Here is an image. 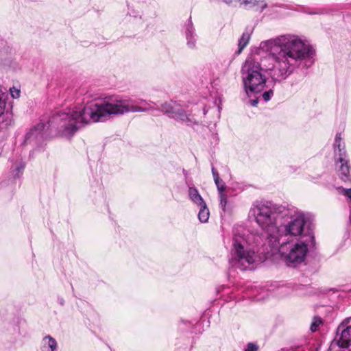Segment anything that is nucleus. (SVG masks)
Instances as JSON below:
<instances>
[{
	"mask_svg": "<svg viewBox=\"0 0 351 351\" xmlns=\"http://www.w3.org/2000/svg\"><path fill=\"white\" fill-rule=\"evenodd\" d=\"M260 48L269 53L271 63L262 68L254 57H248L241 67V77L247 95L261 92L268 73L274 81L287 79L298 69L309 68L314 62L315 51L295 34H284L263 41Z\"/></svg>",
	"mask_w": 351,
	"mask_h": 351,
	"instance_id": "1",
	"label": "nucleus"
},
{
	"mask_svg": "<svg viewBox=\"0 0 351 351\" xmlns=\"http://www.w3.org/2000/svg\"><path fill=\"white\" fill-rule=\"evenodd\" d=\"M110 114V97H97L88 102L82 110L66 108L47 121L54 135L70 137L84 124L103 121Z\"/></svg>",
	"mask_w": 351,
	"mask_h": 351,
	"instance_id": "2",
	"label": "nucleus"
},
{
	"mask_svg": "<svg viewBox=\"0 0 351 351\" xmlns=\"http://www.w3.org/2000/svg\"><path fill=\"white\" fill-rule=\"evenodd\" d=\"M263 241L261 237L252 233L246 235L244 232L234 230L230 258L232 267L241 270L253 268L261 260L257 246Z\"/></svg>",
	"mask_w": 351,
	"mask_h": 351,
	"instance_id": "3",
	"label": "nucleus"
},
{
	"mask_svg": "<svg viewBox=\"0 0 351 351\" xmlns=\"http://www.w3.org/2000/svg\"><path fill=\"white\" fill-rule=\"evenodd\" d=\"M285 208L286 206L274 204L269 202H258L254 203L250 209L256 222L263 231L258 236L262 237V240L267 241L271 247L277 238L275 237L279 227L277 221L280 218H282Z\"/></svg>",
	"mask_w": 351,
	"mask_h": 351,
	"instance_id": "4",
	"label": "nucleus"
},
{
	"mask_svg": "<svg viewBox=\"0 0 351 351\" xmlns=\"http://www.w3.org/2000/svg\"><path fill=\"white\" fill-rule=\"evenodd\" d=\"M282 218H286L287 223L279 226L275 237L276 242H273L271 247H278L283 239H291L303 240L308 239L307 236L312 234L310 232H306L304 225L307 218L304 212L293 206H286Z\"/></svg>",
	"mask_w": 351,
	"mask_h": 351,
	"instance_id": "5",
	"label": "nucleus"
},
{
	"mask_svg": "<svg viewBox=\"0 0 351 351\" xmlns=\"http://www.w3.org/2000/svg\"><path fill=\"white\" fill-rule=\"evenodd\" d=\"M307 237L308 239L300 240L294 244L291 243L290 240L283 239L276 247L288 266L295 267L305 260L308 251V246L314 239L313 234H309Z\"/></svg>",
	"mask_w": 351,
	"mask_h": 351,
	"instance_id": "6",
	"label": "nucleus"
},
{
	"mask_svg": "<svg viewBox=\"0 0 351 351\" xmlns=\"http://www.w3.org/2000/svg\"><path fill=\"white\" fill-rule=\"evenodd\" d=\"M156 104L151 101L121 99L117 95H111V115H121L125 113L147 112L154 108Z\"/></svg>",
	"mask_w": 351,
	"mask_h": 351,
	"instance_id": "7",
	"label": "nucleus"
},
{
	"mask_svg": "<svg viewBox=\"0 0 351 351\" xmlns=\"http://www.w3.org/2000/svg\"><path fill=\"white\" fill-rule=\"evenodd\" d=\"M160 110L170 117L183 121L187 125L196 123L195 116L188 113L176 101L165 102L161 106Z\"/></svg>",
	"mask_w": 351,
	"mask_h": 351,
	"instance_id": "8",
	"label": "nucleus"
},
{
	"mask_svg": "<svg viewBox=\"0 0 351 351\" xmlns=\"http://www.w3.org/2000/svg\"><path fill=\"white\" fill-rule=\"evenodd\" d=\"M53 135L51 127L47 121H41L32 127L25 136L26 143L38 145Z\"/></svg>",
	"mask_w": 351,
	"mask_h": 351,
	"instance_id": "9",
	"label": "nucleus"
},
{
	"mask_svg": "<svg viewBox=\"0 0 351 351\" xmlns=\"http://www.w3.org/2000/svg\"><path fill=\"white\" fill-rule=\"evenodd\" d=\"M8 95L0 88V140L3 139L9 127L13 123L12 114L6 110Z\"/></svg>",
	"mask_w": 351,
	"mask_h": 351,
	"instance_id": "10",
	"label": "nucleus"
},
{
	"mask_svg": "<svg viewBox=\"0 0 351 351\" xmlns=\"http://www.w3.org/2000/svg\"><path fill=\"white\" fill-rule=\"evenodd\" d=\"M335 161H342L343 158H347L345 143L341 133H337L333 143Z\"/></svg>",
	"mask_w": 351,
	"mask_h": 351,
	"instance_id": "11",
	"label": "nucleus"
},
{
	"mask_svg": "<svg viewBox=\"0 0 351 351\" xmlns=\"http://www.w3.org/2000/svg\"><path fill=\"white\" fill-rule=\"evenodd\" d=\"M185 37L186 45L189 49H194L196 47V34L195 27L190 17L185 24Z\"/></svg>",
	"mask_w": 351,
	"mask_h": 351,
	"instance_id": "12",
	"label": "nucleus"
},
{
	"mask_svg": "<svg viewBox=\"0 0 351 351\" xmlns=\"http://www.w3.org/2000/svg\"><path fill=\"white\" fill-rule=\"evenodd\" d=\"M335 165L338 168L339 176L343 182H348L351 180V167L348 164L347 158H343L342 161H335Z\"/></svg>",
	"mask_w": 351,
	"mask_h": 351,
	"instance_id": "13",
	"label": "nucleus"
},
{
	"mask_svg": "<svg viewBox=\"0 0 351 351\" xmlns=\"http://www.w3.org/2000/svg\"><path fill=\"white\" fill-rule=\"evenodd\" d=\"M348 325L343 322L338 327V331H341V335L338 340L347 348L351 345V319L348 321Z\"/></svg>",
	"mask_w": 351,
	"mask_h": 351,
	"instance_id": "14",
	"label": "nucleus"
},
{
	"mask_svg": "<svg viewBox=\"0 0 351 351\" xmlns=\"http://www.w3.org/2000/svg\"><path fill=\"white\" fill-rule=\"evenodd\" d=\"M57 347V342L51 336L47 335L43 338L40 343L41 351H55Z\"/></svg>",
	"mask_w": 351,
	"mask_h": 351,
	"instance_id": "15",
	"label": "nucleus"
},
{
	"mask_svg": "<svg viewBox=\"0 0 351 351\" xmlns=\"http://www.w3.org/2000/svg\"><path fill=\"white\" fill-rule=\"evenodd\" d=\"M188 195L191 201L197 206L204 204V203H206L195 187L189 186Z\"/></svg>",
	"mask_w": 351,
	"mask_h": 351,
	"instance_id": "16",
	"label": "nucleus"
},
{
	"mask_svg": "<svg viewBox=\"0 0 351 351\" xmlns=\"http://www.w3.org/2000/svg\"><path fill=\"white\" fill-rule=\"evenodd\" d=\"M199 206L200 207V210L198 213V219L202 223H206L209 219V210L206 203H204V204L199 205Z\"/></svg>",
	"mask_w": 351,
	"mask_h": 351,
	"instance_id": "17",
	"label": "nucleus"
},
{
	"mask_svg": "<svg viewBox=\"0 0 351 351\" xmlns=\"http://www.w3.org/2000/svg\"><path fill=\"white\" fill-rule=\"evenodd\" d=\"M250 39V33L248 31H245L243 33L241 37L239 40V49L237 53H240L243 49L247 46Z\"/></svg>",
	"mask_w": 351,
	"mask_h": 351,
	"instance_id": "18",
	"label": "nucleus"
},
{
	"mask_svg": "<svg viewBox=\"0 0 351 351\" xmlns=\"http://www.w3.org/2000/svg\"><path fill=\"white\" fill-rule=\"evenodd\" d=\"M347 347L344 346L338 339L331 342L327 351H346Z\"/></svg>",
	"mask_w": 351,
	"mask_h": 351,
	"instance_id": "19",
	"label": "nucleus"
},
{
	"mask_svg": "<svg viewBox=\"0 0 351 351\" xmlns=\"http://www.w3.org/2000/svg\"><path fill=\"white\" fill-rule=\"evenodd\" d=\"M258 3V0H242L241 5H243L247 9H254L256 3Z\"/></svg>",
	"mask_w": 351,
	"mask_h": 351,
	"instance_id": "20",
	"label": "nucleus"
},
{
	"mask_svg": "<svg viewBox=\"0 0 351 351\" xmlns=\"http://www.w3.org/2000/svg\"><path fill=\"white\" fill-rule=\"evenodd\" d=\"M322 324V320L319 317H315L313 319V322L311 324L310 329L312 332H315L319 326Z\"/></svg>",
	"mask_w": 351,
	"mask_h": 351,
	"instance_id": "21",
	"label": "nucleus"
},
{
	"mask_svg": "<svg viewBox=\"0 0 351 351\" xmlns=\"http://www.w3.org/2000/svg\"><path fill=\"white\" fill-rule=\"evenodd\" d=\"M219 197L220 199V207L224 211L226 210V206L227 204V195L223 192L219 193Z\"/></svg>",
	"mask_w": 351,
	"mask_h": 351,
	"instance_id": "22",
	"label": "nucleus"
},
{
	"mask_svg": "<svg viewBox=\"0 0 351 351\" xmlns=\"http://www.w3.org/2000/svg\"><path fill=\"white\" fill-rule=\"evenodd\" d=\"M337 190L339 194H342L351 200V189H344L341 186L337 187Z\"/></svg>",
	"mask_w": 351,
	"mask_h": 351,
	"instance_id": "23",
	"label": "nucleus"
},
{
	"mask_svg": "<svg viewBox=\"0 0 351 351\" xmlns=\"http://www.w3.org/2000/svg\"><path fill=\"white\" fill-rule=\"evenodd\" d=\"M25 166V165L23 162H19L15 167L16 173L14 176L19 177L20 174L22 173V171H23Z\"/></svg>",
	"mask_w": 351,
	"mask_h": 351,
	"instance_id": "24",
	"label": "nucleus"
},
{
	"mask_svg": "<svg viewBox=\"0 0 351 351\" xmlns=\"http://www.w3.org/2000/svg\"><path fill=\"white\" fill-rule=\"evenodd\" d=\"M267 5L264 0H258V3H256L254 10L262 12L265 8H267Z\"/></svg>",
	"mask_w": 351,
	"mask_h": 351,
	"instance_id": "25",
	"label": "nucleus"
},
{
	"mask_svg": "<svg viewBox=\"0 0 351 351\" xmlns=\"http://www.w3.org/2000/svg\"><path fill=\"white\" fill-rule=\"evenodd\" d=\"M215 183L217 186L219 193H223L225 191L226 184L221 179L219 180L218 182H215Z\"/></svg>",
	"mask_w": 351,
	"mask_h": 351,
	"instance_id": "26",
	"label": "nucleus"
},
{
	"mask_svg": "<svg viewBox=\"0 0 351 351\" xmlns=\"http://www.w3.org/2000/svg\"><path fill=\"white\" fill-rule=\"evenodd\" d=\"M258 346L256 343H248L246 346V348L244 350V351H258Z\"/></svg>",
	"mask_w": 351,
	"mask_h": 351,
	"instance_id": "27",
	"label": "nucleus"
},
{
	"mask_svg": "<svg viewBox=\"0 0 351 351\" xmlns=\"http://www.w3.org/2000/svg\"><path fill=\"white\" fill-rule=\"evenodd\" d=\"M274 95V91L273 90L270 89L267 91H265L262 97L265 101H268L271 99V98Z\"/></svg>",
	"mask_w": 351,
	"mask_h": 351,
	"instance_id": "28",
	"label": "nucleus"
},
{
	"mask_svg": "<svg viewBox=\"0 0 351 351\" xmlns=\"http://www.w3.org/2000/svg\"><path fill=\"white\" fill-rule=\"evenodd\" d=\"M10 92L12 97L14 99H17L20 97V90L16 88L15 87L10 88Z\"/></svg>",
	"mask_w": 351,
	"mask_h": 351,
	"instance_id": "29",
	"label": "nucleus"
},
{
	"mask_svg": "<svg viewBox=\"0 0 351 351\" xmlns=\"http://www.w3.org/2000/svg\"><path fill=\"white\" fill-rule=\"evenodd\" d=\"M212 173L215 182H218L220 180L218 172L216 171L214 167H212Z\"/></svg>",
	"mask_w": 351,
	"mask_h": 351,
	"instance_id": "30",
	"label": "nucleus"
},
{
	"mask_svg": "<svg viewBox=\"0 0 351 351\" xmlns=\"http://www.w3.org/2000/svg\"><path fill=\"white\" fill-rule=\"evenodd\" d=\"M258 103V99H251L250 100V104L251 106H256Z\"/></svg>",
	"mask_w": 351,
	"mask_h": 351,
	"instance_id": "31",
	"label": "nucleus"
},
{
	"mask_svg": "<svg viewBox=\"0 0 351 351\" xmlns=\"http://www.w3.org/2000/svg\"><path fill=\"white\" fill-rule=\"evenodd\" d=\"M324 13H326V12L324 10H322L319 12H313V14H324Z\"/></svg>",
	"mask_w": 351,
	"mask_h": 351,
	"instance_id": "32",
	"label": "nucleus"
}]
</instances>
